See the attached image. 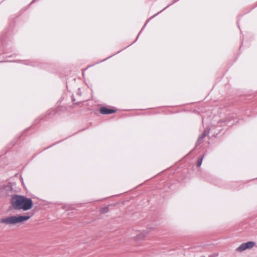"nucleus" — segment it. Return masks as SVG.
I'll use <instances>...</instances> for the list:
<instances>
[{"instance_id": "1", "label": "nucleus", "mask_w": 257, "mask_h": 257, "mask_svg": "<svg viewBox=\"0 0 257 257\" xmlns=\"http://www.w3.org/2000/svg\"><path fill=\"white\" fill-rule=\"evenodd\" d=\"M11 204L15 209L28 210L33 206V202L31 199L24 196L14 195L11 198Z\"/></svg>"}, {"instance_id": "7", "label": "nucleus", "mask_w": 257, "mask_h": 257, "mask_svg": "<svg viewBox=\"0 0 257 257\" xmlns=\"http://www.w3.org/2000/svg\"><path fill=\"white\" fill-rule=\"evenodd\" d=\"M202 160H203V157L201 158L200 159H199L198 161H197V166L198 167H200L202 164Z\"/></svg>"}, {"instance_id": "2", "label": "nucleus", "mask_w": 257, "mask_h": 257, "mask_svg": "<svg viewBox=\"0 0 257 257\" xmlns=\"http://www.w3.org/2000/svg\"><path fill=\"white\" fill-rule=\"evenodd\" d=\"M30 217L29 216L12 215L2 218L0 219V223L9 225H15L28 220Z\"/></svg>"}, {"instance_id": "5", "label": "nucleus", "mask_w": 257, "mask_h": 257, "mask_svg": "<svg viewBox=\"0 0 257 257\" xmlns=\"http://www.w3.org/2000/svg\"><path fill=\"white\" fill-rule=\"evenodd\" d=\"M115 112V110L112 109H109L106 107H102L100 109V112L102 114H110Z\"/></svg>"}, {"instance_id": "3", "label": "nucleus", "mask_w": 257, "mask_h": 257, "mask_svg": "<svg viewBox=\"0 0 257 257\" xmlns=\"http://www.w3.org/2000/svg\"><path fill=\"white\" fill-rule=\"evenodd\" d=\"M255 245V242L254 241H248L241 243L237 248L236 251L238 252H242L246 249H250L253 248Z\"/></svg>"}, {"instance_id": "4", "label": "nucleus", "mask_w": 257, "mask_h": 257, "mask_svg": "<svg viewBox=\"0 0 257 257\" xmlns=\"http://www.w3.org/2000/svg\"><path fill=\"white\" fill-rule=\"evenodd\" d=\"M146 235V232L145 231L139 232L135 237V239L136 241H140L143 240Z\"/></svg>"}, {"instance_id": "6", "label": "nucleus", "mask_w": 257, "mask_h": 257, "mask_svg": "<svg viewBox=\"0 0 257 257\" xmlns=\"http://www.w3.org/2000/svg\"><path fill=\"white\" fill-rule=\"evenodd\" d=\"M208 134H209V130H207V129L205 130L204 131L203 134L202 135H201L199 137V138H198V142H199L202 139H203L205 137H206L207 135H208Z\"/></svg>"}]
</instances>
